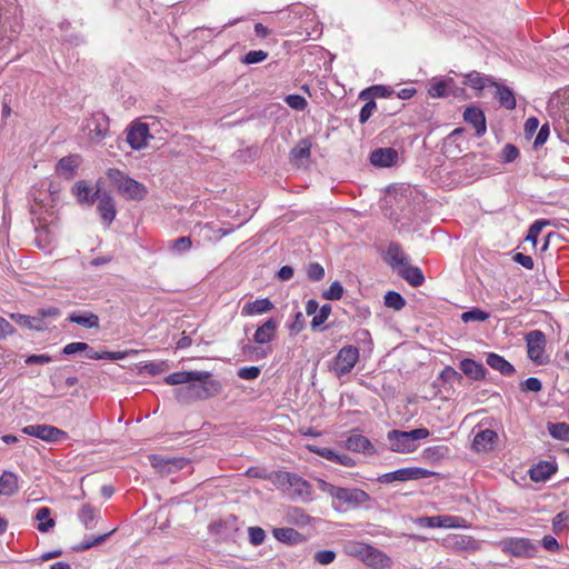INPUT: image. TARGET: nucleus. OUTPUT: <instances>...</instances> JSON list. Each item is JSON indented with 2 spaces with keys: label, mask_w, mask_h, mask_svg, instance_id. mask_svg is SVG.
Segmentation results:
<instances>
[{
  "label": "nucleus",
  "mask_w": 569,
  "mask_h": 569,
  "mask_svg": "<svg viewBox=\"0 0 569 569\" xmlns=\"http://www.w3.org/2000/svg\"><path fill=\"white\" fill-rule=\"evenodd\" d=\"M79 519L87 529H92L96 520V510L90 505H84L80 512Z\"/></svg>",
  "instance_id": "40"
},
{
  "label": "nucleus",
  "mask_w": 569,
  "mask_h": 569,
  "mask_svg": "<svg viewBox=\"0 0 569 569\" xmlns=\"http://www.w3.org/2000/svg\"><path fill=\"white\" fill-rule=\"evenodd\" d=\"M347 449L355 452L373 453L375 448L370 440L361 435H355L346 440Z\"/></svg>",
  "instance_id": "28"
},
{
  "label": "nucleus",
  "mask_w": 569,
  "mask_h": 569,
  "mask_svg": "<svg viewBox=\"0 0 569 569\" xmlns=\"http://www.w3.org/2000/svg\"><path fill=\"white\" fill-rule=\"evenodd\" d=\"M249 540L253 546H259L264 541L266 533L260 527H250L248 529Z\"/></svg>",
  "instance_id": "54"
},
{
  "label": "nucleus",
  "mask_w": 569,
  "mask_h": 569,
  "mask_svg": "<svg viewBox=\"0 0 569 569\" xmlns=\"http://www.w3.org/2000/svg\"><path fill=\"white\" fill-rule=\"evenodd\" d=\"M90 347L86 342H70L66 345L62 349V353L67 356L74 355L77 352L87 351Z\"/></svg>",
  "instance_id": "58"
},
{
  "label": "nucleus",
  "mask_w": 569,
  "mask_h": 569,
  "mask_svg": "<svg viewBox=\"0 0 569 569\" xmlns=\"http://www.w3.org/2000/svg\"><path fill=\"white\" fill-rule=\"evenodd\" d=\"M73 194L77 197L78 201L82 204L91 206L94 202V196L98 197L99 191L92 193L91 188L84 182L79 181L74 184Z\"/></svg>",
  "instance_id": "32"
},
{
  "label": "nucleus",
  "mask_w": 569,
  "mask_h": 569,
  "mask_svg": "<svg viewBox=\"0 0 569 569\" xmlns=\"http://www.w3.org/2000/svg\"><path fill=\"white\" fill-rule=\"evenodd\" d=\"M318 488L333 499L335 509L340 507H359L371 500L370 496L359 488L337 487L323 479H317Z\"/></svg>",
  "instance_id": "2"
},
{
  "label": "nucleus",
  "mask_w": 569,
  "mask_h": 569,
  "mask_svg": "<svg viewBox=\"0 0 569 569\" xmlns=\"http://www.w3.org/2000/svg\"><path fill=\"white\" fill-rule=\"evenodd\" d=\"M88 138L93 143L101 142L109 132V119L103 113H94L87 119L84 128Z\"/></svg>",
  "instance_id": "11"
},
{
  "label": "nucleus",
  "mask_w": 569,
  "mask_h": 569,
  "mask_svg": "<svg viewBox=\"0 0 569 569\" xmlns=\"http://www.w3.org/2000/svg\"><path fill=\"white\" fill-rule=\"evenodd\" d=\"M274 308L273 302L269 298H260L246 302L241 308V316L253 317L264 315Z\"/></svg>",
  "instance_id": "19"
},
{
  "label": "nucleus",
  "mask_w": 569,
  "mask_h": 569,
  "mask_svg": "<svg viewBox=\"0 0 569 569\" xmlns=\"http://www.w3.org/2000/svg\"><path fill=\"white\" fill-rule=\"evenodd\" d=\"M18 491V477L10 471H3L0 476V495L12 496Z\"/></svg>",
  "instance_id": "33"
},
{
  "label": "nucleus",
  "mask_w": 569,
  "mask_h": 569,
  "mask_svg": "<svg viewBox=\"0 0 569 569\" xmlns=\"http://www.w3.org/2000/svg\"><path fill=\"white\" fill-rule=\"evenodd\" d=\"M51 510L48 507H41L37 510L34 519L39 522L37 529L40 532H48L56 526L54 519L50 517Z\"/></svg>",
  "instance_id": "34"
},
{
  "label": "nucleus",
  "mask_w": 569,
  "mask_h": 569,
  "mask_svg": "<svg viewBox=\"0 0 569 569\" xmlns=\"http://www.w3.org/2000/svg\"><path fill=\"white\" fill-rule=\"evenodd\" d=\"M539 128V121L537 118L535 117H531V118H528L525 122V134L527 138H530L535 134V132L538 130Z\"/></svg>",
  "instance_id": "64"
},
{
  "label": "nucleus",
  "mask_w": 569,
  "mask_h": 569,
  "mask_svg": "<svg viewBox=\"0 0 569 569\" xmlns=\"http://www.w3.org/2000/svg\"><path fill=\"white\" fill-rule=\"evenodd\" d=\"M440 528H465L466 520L456 516H439Z\"/></svg>",
  "instance_id": "43"
},
{
  "label": "nucleus",
  "mask_w": 569,
  "mask_h": 569,
  "mask_svg": "<svg viewBox=\"0 0 569 569\" xmlns=\"http://www.w3.org/2000/svg\"><path fill=\"white\" fill-rule=\"evenodd\" d=\"M330 313H331V306L329 303L321 306L311 320L312 329H316V328L320 327L321 325H323L327 321V319L329 318Z\"/></svg>",
  "instance_id": "42"
},
{
  "label": "nucleus",
  "mask_w": 569,
  "mask_h": 569,
  "mask_svg": "<svg viewBox=\"0 0 569 569\" xmlns=\"http://www.w3.org/2000/svg\"><path fill=\"white\" fill-rule=\"evenodd\" d=\"M279 323L280 322L274 318H269L263 321L260 326H258L253 333V342L257 345H267L271 342L276 337Z\"/></svg>",
  "instance_id": "15"
},
{
  "label": "nucleus",
  "mask_w": 569,
  "mask_h": 569,
  "mask_svg": "<svg viewBox=\"0 0 569 569\" xmlns=\"http://www.w3.org/2000/svg\"><path fill=\"white\" fill-rule=\"evenodd\" d=\"M463 119L467 123L473 127L478 137L485 134L487 130L486 118L481 109L477 107H468L463 112Z\"/></svg>",
  "instance_id": "21"
},
{
  "label": "nucleus",
  "mask_w": 569,
  "mask_h": 569,
  "mask_svg": "<svg viewBox=\"0 0 569 569\" xmlns=\"http://www.w3.org/2000/svg\"><path fill=\"white\" fill-rule=\"evenodd\" d=\"M359 360V349L355 346H345L342 347L336 358L333 363V371L338 377L348 375L355 368L356 363Z\"/></svg>",
  "instance_id": "8"
},
{
  "label": "nucleus",
  "mask_w": 569,
  "mask_h": 569,
  "mask_svg": "<svg viewBox=\"0 0 569 569\" xmlns=\"http://www.w3.org/2000/svg\"><path fill=\"white\" fill-rule=\"evenodd\" d=\"M11 319L16 321L18 325L32 329V330H43L46 325L41 318L29 317L20 313H12Z\"/></svg>",
  "instance_id": "35"
},
{
  "label": "nucleus",
  "mask_w": 569,
  "mask_h": 569,
  "mask_svg": "<svg viewBox=\"0 0 569 569\" xmlns=\"http://www.w3.org/2000/svg\"><path fill=\"white\" fill-rule=\"evenodd\" d=\"M489 318V313L480 310V309H471L469 311H466L461 315V320L463 322H470V321H478L482 322L486 321Z\"/></svg>",
  "instance_id": "44"
},
{
  "label": "nucleus",
  "mask_w": 569,
  "mask_h": 569,
  "mask_svg": "<svg viewBox=\"0 0 569 569\" xmlns=\"http://www.w3.org/2000/svg\"><path fill=\"white\" fill-rule=\"evenodd\" d=\"M97 210L103 223L106 226H110L116 218L117 211L114 201L109 193L102 192L98 194Z\"/></svg>",
  "instance_id": "18"
},
{
  "label": "nucleus",
  "mask_w": 569,
  "mask_h": 569,
  "mask_svg": "<svg viewBox=\"0 0 569 569\" xmlns=\"http://www.w3.org/2000/svg\"><path fill=\"white\" fill-rule=\"evenodd\" d=\"M68 320L87 329L99 327V317L89 310L73 311L68 316Z\"/></svg>",
  "instance_id": "23"
},
{
  "label": "nucleus",
  "mask_w": 569,
  "mask_h": 569,
  "mask_svg": "<svg viewBox=\"0 0 569 569\" xmlns=\"http://www.w3.org/2000/svg\"><path fill=\"white\" fill-rule=\"evenodd\" d=\"M519 156L518 149L513 144H506L502 150V160L505 162H512Z\"/></svg>",
  "instance_id": "63"
},
{
  "label": "nucleus",
  "mask_w": 569,
  "mask_h": 569,
  "mask_svg": "<svg viewBox=\"0 0 569 569\" xmlns=\"http://www.w3.org/2000/svg\"><path fill=\"white\" fill-rule=\"evenodd\" d=\"M336 558V553L332 550H321L315 555V560L320 565H329Z\"/></svg>",
  "instance_id": "62"
},
{
  "label": "nucleus",
  "mask_w": 569,
  "mask_h": 569,
  "mask_svg": "<svg viewBox=\"0 0 569 569\" xmlns=\"http://www.w3.org/2000/svg\"><path fill=\"white\" fill-rule=\"evenodd\" d=\"M138 350H128V351H103V352H97V351H90L87 353V357L89 359L94 360H101V359H108V360H121L130 355H137Z\"/></svg>",
  "instance_id": "36"
},
{
  "label": "nucleus",
  "mask_w": 569,
  "mask_h": 569,
  "mask_svg": "<svg viewBox=\"0 0 569 569\" xmlns=\"http://www.w3.org/2000/svg\"><path fill=\"white\" fill-rule=\"evenodd\" d=\"M431 475L432 472L427 469L419 467H408L383 473L378 478V481L381 483H391L395 481L403 482L409 480L428 478Z\"/></svg>",
  "instance_id": "10"
},
{
  "label": "nucleus",
  "mask_w": 569,
  "mask_h": 569,
  "mask_svg": "<svg viewBox=\"0 0 569 569\" xmlns=\"http://www.w3.org/2000/svg\"><path fill=\"white\" fill-rule=\"evenodd\" d=\"M541 388H542L541 381L535 377H530L520 383V389L522 391L539 392L541 390Z\"/></svg>",
  "instance_id": "56"
},
{
  "label": "nucleus",
  "mask_w": 569,
  "mask_h": 569,
  "mask_svg": "<svg viewBox=\"0 0 569 569\" xmlns=\"http://www.w3.org/2000/svg\"><path fill=\"white\" fill-rule=\"evenodd\" d=\"M497 439L498 435L496 431L491 429L480 430L473 437L472 448L478 452L489 451L493 448Z\"/></svg>",
  "instance_id": "22"
},
{
  "label": "nucleus",
  "mask_w": 569,
  "mask_h": 569,
  "mask_svg": "<svg viewBox=\"0 0 569 569\" xmlns=\"http://www.w3.org/2000/svg\"><path fill=\"white\" fill-rule=\"evenodd\" d=\"M284 101L290 108L298 111L305 110L308 106L306 98L300 94H288L284 98Z\"/></svg>",
  "instance_id": "47"
},
{
  "label": "nucleus",
  "mask_w": 569,
  "mask_h": 569,
  "mask_svg": "<svg viewBox=\"0 0 569 569\" xmlns=\"http://www.w3.org/2000/svg\"><path fill=\"white\" fill-rule=\"evenodd\" d=\"M557 471L555 463L549 461H540L535 465L529 473L530 478L536 482L546 481Z\"/></svg>",
  "instance_id": "26"
},
{
  "label": "nucleus",
  "mask_w": 569,
  "mask_h": 569,
  "mask_svg": "<svg viewBox=\"0 0 569 569\" xmlns=\"http://www.w3.org/2000/svg\"><path fill=\"white\" fill-rule=\"evenodd\" d=\"M192 241L189 237H180L169 242V249L174 253H183L190 250Z\"/></svg>",
  "instance_id": "41"
},
{
  "label": "nucleus",
  "mask_w": 569,
  "mask_h": 569,
  "mask_svg": "<svg viewBox=\"0 0 569 569\" xmlns=\"http://www.w3.org/2000/svg\"><path fill=\"white\" fill-rule=\"evenodd\" d=\"M493 82L489 77H483L480 73L473 71L465 76L463 83L476 90H482L487 86H491Z\"/></svg>",
  "instance_id": "37"
},
{
  "label": "nucleus",
  "mask_w": 569,
  "mask_h": 569,
  "mask_svg": "<svg viewBox=\"0 0 569 569\" xmlns=\"http://www.w3.org/2000/svg\"><path fill=\"white\" fill-rule=\"evenodd\" d=\"M367 92L371 93L375 98H388L392 94V90L386 86H373L367 91H362L361 97H363Z\"/></svg>",
  "instance_id": "57"
},
{
  "label": "nucleus",
  "mask_w": 569,
  "mask_h": 569,
  "mask_svg": "<svg viewBox=\"0 0 569 569\" xmlns=\"http://www.w3.org/2000/svg\"><path fill=\"white\" fill-rule=\"evenodd\" d=\"M385 260L396 272L409 262L407 254L396 242L388 246L385 253Z\"/></svg>",
  "instance_id": "20"
},
{
  "label": "nucleus",
  "mask_w": 569,
  "mask_h": 569,
  "mask_svg": "<svg viewBox=\"0 0 569 569\" xmlns=\"http://www.w3.org/2000/svg\"><path fill=\"white\" fill-rule=\"evenodd\" d=\"M307 274L310 280L320 281L325 277V269L320 263L312 262L308 266Z\"/></svg>",
  "instance_id": "50"
},
{
  "label": "nucleus",
  "mask_w": 569,
  "mask_h": 569,
  "mask_svg": "<svg viewBox=\"0 0 569 569\" xmlns=\"http://www.w3.org/2000/svg\"><path fill=\"white\" fill-rule=\"evenodd\" d=\"M274 485L292 499L312 500L311 485L296 473L280 471L274 476Z\"/></svg>",
  "instance_id": "3"
},
{
  "label": "nucleus",
  "mask_w": 569,
  "mask_h": 569,
  "mask_svg": "<svg viewBox=\"0 0 569 569\" xmlns=\"http://www.w3.org/2000/svg\"><path fill=\"white\" fill-rule=\"evenodd\" d=\"M460 370L472 380H482L486 377V368L473 359H463L460 362Z\"/></svg>",
  "instance_id": "25"
},
{
  "label": "nucleus",
  "mask_w": 569,
  "mask_h": 569,
  "mask_svg": "<svg viewBox=\"0 0 569 569\" xmlns=\"http://www.w3.org/2000/svg\"><path fill=\"white\" fill-rule=\"evenodd\" d=\"M311 142L308 139L299 141V143L291 150V161L297 166L305 164L310 158Z\"/></svg>",
  "instance_id": "30"
},
{
  "label": "nucleus",
  "mask_w": 569,
  "mask_h": 569,
  "mask_svg": "<svg viewBox=\"0 0 569 569\" xmlns=\"http://www.w3.org/2000/svg\"><path fill=\"white\" fill-rule=\"evenodd\" d=\"M22 432L49 443H57L68 439L66 431L50 425H28L22 428Z\"/></svg>",
  "instance_id": "7"
},
{
  "label": "nucleus",
  "mask_w": 569,
  "mask_h": 569,
  "mask_svg": "<svg viewBox=\"0 0 569 569\" xmlns=\"http://www.w3.org/2000/svg\"><path fill=\"white\" fill-rule=\"evenodd\" d=\"M486 361L490 368L500 372L503 376H511L516 371L515 367L509 361H507L503 357L497 353H488Z\"/></svg>",
  "instance_id": "27"
},
{
  "label": "nucleus",
  "mask_w": 569,
  "mask_h": 569,
  "mask_svg": "<svg viewBox=\"0 0 569 569\" xmlns=\"http://www.w3.org/2000/svg\"><path fill=\"white\" fill-rule=\"evenodd\" d=\"M491 86L496 87V98L502 107L509 110L516 108V98L510 88L498 84L495 81L491 82Z\"/></svg>",
  "instance_id": "31"
},
{
  "label": "nucleus",
  "mask_w": 569,
  "mask_h": 569,
  "mask_svg": "<svg viewBox=\"0 0 569 569\" xmlns=\"http://www.w3.org/2000/svg\"><path fill=\"white\" fill-rule=\"evenodd\" d=\"M260 372L261 370L259 367H243L238 370V377L243 380H253L259 377Z\"/></svg>",
  "instance_id": "55"
},
{
  "label": "nucleus",
  "mask_w": 569,
  "mask_h": 569,
  "mask_svg": "<svg viewBox=\"0 0 569 569\" xmlns=\"http://www.w3.org/2000/svg\"><path fill=\"white\" fill-rule=\"evenodd\" d=\"M109 536V533H106V535H100L98 537H94V538H90V539H84L78 547H76L74 549L77 551H84V550H88L90 549L91 547H94L97 545H100L102 543L107 537Z\"/></svg>",
  "instance_id": "53"
},
{
  "label": "nucleus",
  "mask_w": 569,
  "mask_h": 569,
  "mask_svg": "<svg viewBox=\"0 0 569 569\" xmlns=\"http://www.w3.org/2000/svg\"><path fill=\"white\" fill-rule=\"evenodd\" d=\"M430 435L426 428H418L410 431L391 430L387 435L390 449L399 453H410L419 447V440L428 438Z\"/></svg>",
  "instance_id": "4"
},
{
  "label": "nucleus",
  "mask_w": 569,
  "mask_h": 569,
  "mask_svg": "<svg viewBox=\"0 0 569 569\" xmlns=\"http://www.w3.org/2000/svg\"><path fill=\"white\" fill-rule=\"evenodd\" d=\"M346 548L349 555L358 557L368 562L382 560V558H386L381 551L362 542H351Z\"/></svg>",
  "instance_id": "14"
},
{
  "label": "nucleus",
  "mask_w": 569,
  "mask_h": 569,
  "mask_svg": "<svg viewBox=\"0 0 569 569\" xmlns=\"http://www.w3.org/2000/svg\"><path fill=\"white\" fill-rule=\"evenodd\" d=\"M149 460L151 466L163 477L178 472L189 466V460L182 457L169 458L151 455Z\"/></svg>",
  "instance_id": "9"
},
{
  "label": "nucleus",
  "mask_w": 569,
  "mask_h": 569,
  "mask_svg": "<svg viewBox=\"0 0 569 569\" xmlns=\"http://www.w3.org/2000/svg\"><path fill=\"white\" fill-rule=\"evenodd\" d=\"M150 138L152 137L147 123L133 122L127 130V141L134 150H141L147 147Z\"/></svg>",
  "instance_id": "13"
},
{
  "label": "nucleus",
  "mask_w": 569,
  "mask_h": 569,
  "mask_svg": "<svg viewBox=\"0 0 569 569\" xmlns=\"http://www.w3.org/2000/svg\"><path fill=\"white\" fill-rule=\"evenodd\" d=\"M455 81L449 77H433L428 83V94L431 98H445L455 88Z\"/></svg>",
  "instance_id": "16"
},
{
  "label": "nucleus",
  "mask_w": 569,
  "mask_h": 569,
  "mask_svg": "<svg viewBox=\"0 0 569 569\" xmlns=\"http://www.w3.org/2000/svg\"><path fill=\"white\" fill-rule=\"evenodd\" d=\"M273 536L279 541L289 542L298 536V532L292 528H277L273 530Z\"/></svg>",
  "instance_id": "49"
},
{
  "label": "nucleus",
  "mask_w": 569,
  "mask_h": 569,
  "mask_svg": "<svg viewBox=\"0 0 569 569\" xmlns=\"http://www.w3.org/2000/svg\"><path fill=\"white\" fill-rule=\"evenodd\" d=\"M80 162L81 158L79 154L63 157L58 161L56 171L58 174L63 176L67 179H71L76 169L80 166Z\"/></svg>",
  "instance_id": "24"
},
{
  "label": "nucleus",
  "mask_w": 569,
  "mask_h": 569,
  "mask_svg": "<svg viewBox=\"0 0 569 569\" xmlns=\"http://www.w3.org/2000/svg\"><path fill=\"white\" fill-rule=\"evenodd\" d=\"M549 433L560 440H569V426L565 422L549 423Z\"/></svg>",
  "instance_id": "39"
},
{
  "label": "nucleus",
  "mask_w": 569,
  "mask_h": 569,
  "mask_svg": "<svg viewBox=\"0 0 569 569\" xmlns=\"http://www.w3.org/2000/svg\"><path fill=\"white\" fill-rule=\"evenodd\" d=\"M549 133H550V128H549V123L546 122L545 124H542L540 128H539V131L536 136V139L533 141V147L535 148H539L541 146H543L549 137Z\"/></svg>",
  "instance_id": "59"
},
{
  "label": "nucleus",
  "mask_w": 569,
  "mask_h": 569,
  "mask_svg": "<svg viewBox=\"0 0 569 569\" xmlns=\"http://www.w3.org/2000/svg\"><path fill=\"white\" fill-rule=\"evenodd\" d=\"M164 383L179 386L173 395L182 403L208 399L221 390V385L211 379L209 371H177L164 377Z\"/></svg>",
  "instance_id": "1"
},
{
  "label": "nucleus",
  "mask_w": 569,
  "mask_h": 569,
  "mask_svg": "<svg viewBox=\"0 0 569 569\" xmlns=\"http://www.w3.org/2000/svg\"><path fill=\"white\" fill-rule=\"evenodd\" d=\"M502 550L519 558L535 557L538 547L528 538H511L502 542Z\"/></svg>",
  "instance_id": "12"
},
{
  "label": "nucleus",
  "mask_w": 569,
  "mask_h": 569,
  "mask_svg": "<svg viewBox=\"0 0 569 569\" xmlns=\"http://www.w3.org/2000/svg\"><path fill=\"white\" fill-rule=\"evenodd\" d=\"M377 109L376 102L373 100L367 102L360 110L359 121L361 123H366L370 117L373 114Z\"/></svg>",
  "instance_id": "61"
},
{
  "label": "nucleus",
  "mask_w": 569,
  "mask_h": 569,
  "mask_svg": "<svg viewBox=\"0 0 569 569\" xmlns=\"http://www.w3.org/2000/svg\"><path fill=\"white\" fill-rule=\"evenodd\" d=\"M308 449L323 459L335 462L339 452L328 447L308 446Z\"/></svg>",
  "instance_id": "46"
},
{
  "label": "nucleus",
  "mask_w": 569,
  "mask_h": 569,
  "mask_svg": "<svg viewBox=\"0 0 569 569\" xmlns=\"http://www.w3.org/2000/svg\"><path fill=\"white\" fill-rule=\"evenodd\" d=\"M268 53L263 50H251L242 59V62L246 64H253L262 62L267 59Z\"/></svg>",
  "instance_id": "48"
},
{
  "label": "nucleus",
  "mask_w": 569,
  "mask_h": 569,
  "mask_svg": "<svg viewBox=\"0 0 569 569\" xmlns=\"http://www.w3.org/2000/svg\"><path fill=\"white\" fill-rule=\"evenodd\" d=\"M528 358L535 363L541 366L549 361L545 352L546 336L540 330H532L526 336Z\"/></svg>",
  "instance_id": "6"
},
{
  "label": "nucleus",
  "mask_w": 569,
  "mask_h": 569,
  "mask_svg": "<svg viewBox=\"0 0 569 569\" xmlns=\"http://www.w3.org/2000/svg\"><path fill=\"white\" fill-rule=\"evenodd\" d=\"M342 295V284L339 281H333L330 287L322 293V298L327 300H339Z\"/></svg>",
  "instance_id": "45"
},
{
  "label": "nucleus",
  "mask_w": 569,
  "mask_h": 569,
  "mask_svg": "<svg viewBox=\"0 0 569 569\" xmlns=\"http://www.w3.org/2000/svg\"><path fill=\"white\" fill-rule=\"evenodd\" d=\"M553 531L559 533L569 527V515L559 512L552 520Z\"/></svg>",
  "instance_id": "51"
},
{
  "label": "nucleus",
  "mask_w": 569,
  "mask_h": 569,
  "mask_svg": "<svg viewBox=\"0 0 569 569\" xmlns=\"http://www.w3.org/2000/svg\"><path fill=\"white\" fill-rule=\"evenodd\" d=\"M305 328V318L301 311L295 313V319L288 325V329L291 333H299Z\"/></svg>",
  "instance_id": "60"
},
{
  "label": "nucleus",
  "mask_w": 569,
  "mask_h": 569,
  "mask_svg": "<svg viewBox=\"0 0 569 569\" xmlns=\"http://www.w3.org/2000/svg\"><path fill=\"white\" fill-rule=\"evenodd\" d=\"M398 151L393 148H379L371 152L370 162L375 167L387 168L397 163Z\"/></svg>",
  "instance_id": "17"
},
{
  "label": "nucleus",
  "mask_w": 569,
  "mask_h": 569,
  "mask_svg": "<svg viewBox=\"0 0 569 569\" xmlns=\"http://www.w3.org/2000/svg\"><path fill=\"white\" fill-rule=\"evenodd\" d=\"M385 305L388 308L399 311L405 307L406 300L399 292L388 291L385 295Z\"/></svg>",
  "instance_id": "38"
},
{
  "label": "nucleus",
  "mask_w": 569,
  "mask_h": 569,
  "mask_svg": "<svg viewBox=\"0 0 569 569\" xmlns=\"http://www.w3.org/2000/svg\"><path fill=\"white\" fill-rule=\"evenodd\" d=\"M397 273L412 287H419L425 281L422 271L418 267L411 266L409 262L400 268Z\"/></svg>",
  "instance_id": "29"
},
{
  "label": "nucleus",
  "mask_w": 569,
  "mask_h": 569,
  "mask_svg": "<svg viewBox=\"0 0 569 569\" xmlns=\"http://www.w3.org/2000/svg\"><path fill=\"white\" fill-rule=\"evenodd\" d=\"M107 177L127 199L141 200L147 194V189L142 183L126 176L119 169H109L107 171Z\"/></svg>",
  "instance_id": "5"
},
{
  "label": "nucleus",
  "mask_w": 569,
  "mask_h": 569,
  "mask_svg": "<svg viewBox=\"0 0 569 569\" xmlns=\"http://www.w3.org/2000/svg\"><path fill=\"white\" fill-rule=\"evenodd\" d=\"M547 224L548 222L543 220H538L533 222L529 228L526 240L531 241L533 244H536L538 236L540 234L542 228Z\"/></svg>",
  "instance_id": "52"
}]
</instances>
